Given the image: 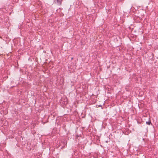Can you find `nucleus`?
<instances>
[{"label": "nucleus", "instance_id": "f03ea898", "mask_svg": "<svg viewBox=\"0 0 158 158\" xmlns=\"http://www.w3.org/2000/svg\"><path fill=\"white\" fill-rule=\"evenodd\" d=\"M73 58H71V59H72V60H73Z\"/></svg>", "mask_w": 158, "mask_h": 158}, {"label": "nucleus", "instance_id": "f257e3e1", "mask_svg": "<svg viewBox=\"0 0 158 158\" xmlns=\"http://www.w3.org/2000/svg\"><path fill=\"white\" fill-rule=\"evenodd\" d=\"M146 123L147 124H148V125H150L151 123V121H150V120H149V121H148V122H146Z\"/></svg>", "mask_w": 158, "mask_h": 158}]
</instances>
